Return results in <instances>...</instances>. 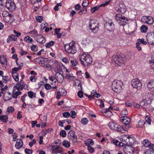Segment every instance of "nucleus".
<instances>
[{
	"label": "nucleus",
	"mask_w": 154,
	"mask_h": 154,
	"mask_svg": "<svg viewBox=\"0 0 154 154\" xmlns=\"http://www.w3.org/2000/svg\"><path fill=\"white\" fill-rule=\"evenodd\" d=\"M112 58V62L116 66H122L125 62V57L123 54L114 55Z\"/></svg>",
	"instance_id": "f257e3e1"
},
{
	"label": "nucleus",
	"mask_w": 154,
	"mask_h": 154,
	"mask_svg": "<svg viewBox=\"0 0 154 154\" xmlns=\"http://www.w3.org/2000/svg\"><path fill=\"white\" fill-rule=\"evenodd\" d=\"M79 60L82 64L85 66H88L92 62V59L91 55L85 53L81 55L79 58Z\"/></svg>",
	"instance_id": "f03ea898"
},
{
	"label": "nucleus",
	"mask_w": 154,
	"mask_h": 154,
	"mask_svg": "<svg viewBox=\"0 0 154 154\" xmlns=\"http://www.w3.org/2000/svg\"><path fill=\"white\" fill-rule=\"evenodd\" d=\"M64 48L66 52L69 54H74L76 52L75 46L73 42L65 45Z\"/></svg>",
	"instance_id": "7ed1b4c3"
},
{
	"label": "nucleus",
	"mask_w": 154,
	"mask_h": 154,
	"mask_svg": "<svg viewBox=\"0 0 154 154\" xmlns=\"http://www.w3.org/2000/svg\"><path fill=\"white\" fill-rule=\"evenodd\" d=\"M123 83L119 80H115L112 82V90L116 93L120 92L122 90Z\"/></svg>",
	"instance_id": "20e7f679"
},
{
	"label": "nucleus",
	"mask_w": 154,
	"mask_h": 154,
	"mask_svg": "<svg viewBox=\"0 0 154 154\" xmlns=\"http://www.w3.org/2000/svg\"><path fill=\"white\" fill-rule=\"evenodd\" d=\"M116 20L120 26H124L128 22V19L121 14H117L115 16Z\"/></svg>",
	"instance_id": "39448f33"
},
{
	"label": "nucleus",
	"mask_w": 154,
	"mask_h": 154,
	"mask_svg": "<svg viewBox=\"0 0 154 154\" xmlns=\"http://www.w3.org/2000/svg\"><path fill=\"white\" fill-rule=\"evenodd\" d=\"M109 126L111 129L120 132L122 133H124L125 131V129H124L122 127L113 122H110L109 124Z\"/></svg>",
	"instance_id": "423d86ee"
},
{
	"label": "nucleus",
	"mask_w": 154,
	"mask_h": 154,
	"mask_svg": "<svg viewBox=\"0 0 154 154\" xmlns=\"http://www.w3.org/2000/svg\"><path fill=\"white\" fill-rule=\"evenodd\" d=\"M122 139V141L124 140V141L126 143V144L128 146H132L136 140V139L132 136L126 135L123 136Z\"/></svg>",
	"instance_id": "0eeeda50"
},
{
	"label": "nucleus",
	"mask_w": 154,
	"mask_h": 154,
	"mask_svg": "<svg viewBox=\"0 0 154 154\" xmlns=\"http://www.w3.org/2000/svg\"><path fill=\"white\" fill-rule=\"evenodd\" d=\"M2 15L4 17L3 19L6 22L10 24L13 21L14 17L11 14L6 12H3Z\"/></svg>",
	"instance_id": "6e6552de"
},
{
	"label": "nucleus",
	"mask_w": 154,
	"mask_h": 154,
	"mask_svg": "<svg viewBox=\"0 0 154 154\" xmlns=\"http://www.w3.org/2000/svg\"><path fill=\"white\" fill-rule=\"evenodd\" d=\"M132 86L134 88L140 90L142 88V84L140 80L138 79H135L132 80L131 82Z\"/></svg>",
	"instance_id": "1a4fd4ad"
},
{
	"label": "nucleus",
	"mask_w": 154,
	"mask_h": 154,
	"mask_svg": "<svg viewBox=\"0 0 154 154\" xmlns=\"http://www.w3.org/2000/svg\"><path fill=\"white\" fill-rule=\"evenodd\" d=\"M5 7L10 11L15 10L16 6L13 0H9L5 3Z\"/></svg>",
	"instance_id": "9d476101"
},
{
	"label": "nucleus",
	"mask_w": 154,
	"mask_h": 154,
	"mask_svg": "<svg viewBox=\"0 0 154 154\" xmlns=\"http://www.w3.org/2000/svg\"><path fill=\"white\" fill-rule=\"evenodd\" d=\"M90 29L94 31L95 30L98 29V22L95 19L90 20L89 25Z\"/></svg>",
	"instance_id": "9b49d317"
},
{
	"label": "nucleus",
	"mask_w": 154,
	"mask_h": 154,
	"mask_svg": "<svg viewBox=\"0 0 154 154\" xmlns=\"http://www.w3.org/2000/svg\"><path fill=\"white\" fill-rule=\"evenodd\" d=\"M141 20L143 22L149 24H152L154 22V19L150 16H143L141 18Z\"/></svg>",
	"instance_id": "f8f14e48"
},
{
	"label": "nucleus",
	"mask_w": 154,
	"mask_h": 154,
	"mask_svg": "<svg viewBox=\"0 0 154 154\" xmlns=\"http://www.w3.org/2000/svg\"><path fill=\"white\" fill-rule=\"evenodd\" d=\"M121 121L123 123L125 124V125L126 126V127L125 128H126V129H127V127H128V128L130 127L128 126V125L131 122V119L129 117L126 116H122L121 117Z\"/></svg>",
	"instance_id": "ddd939ff"
},
{
	"label": "nucleus",
	"mask_w": 154,
	"mask_h": 154,
	"mask_svg": "<svg viewBox=\"0 0 154 154\" xmlns=\"http://www.w3.org/2000/svg\"><path fill=\"white\" fill-rule=\"evenodd\" d=\"M123 150L126 154H133L134 151V149L132 146L127 145L123 147Z\"/></svg>",
	"instance_id": "4468645a"
},
{
	"label": "nucleus",
	"mask_w": 154,
	"mask_h": 154,
	"mask_svg": "<svg viewBox=\"0 0 154 154\" xmlns=\"http://www.w3.org/2000/svg\"><path fill=\"white\" fill-rule=\"evenodd\" d=\"M147 40L150 44L154 45V32H151L146 36Z\"/></svg>",
	"instance_id": "2eb2a0df"
},
{
	"label": "nucleus",
	"mask_w": 154,
	"mask_h": 154,
	"mask_svg": "<svg viewBox=\"0 0 154 154\" xmlns=\"http://www.w3.org/2000/svg\"><path fill=\"white\" fill-rule=\"evenodd\" d=\"M69 139L71 140L73 142H75L77 141V137L74 131L70 130L68 134Z\"/></svg>",
	"instance_id": "dca6fc26"
},
{
	"label": "nucleus",
	"mask_w": 154,
	"mask_h": 154,
	"mask_svg": "<svg viewBox=\"0 0 154 154\" xmlns=\"http://www.w3.org/2000/svg\"><path fill=\"white\" fill-rule=\"evenodd\" d=\"M115 10L123 14L126 11V8L124 5L120 4L119 5H117L116 7Z\"/></svg>",
	"instance_id": "f3484780"
},
{
	"label": "nucleus",
	"mask_w": 154,
	"mask_h": 154,
	"mask_svg": "<svg viewBox=\"0 0 154 154\" xmlns=\"http://www.w3.org/2000/svg\"><path fill=\"white\" fill-rule=\"evenodd\" d=\"M55 78L57 81L59 82H63L64 79L63 75L60 72H57L55 75Z\"/></svg>",
	"instance_id": "a211bd4d"
},
{
	"label": "nucleus",
	"mask_w": 154,
	"mask_h": 154,
	"mask_svg": "<svg viewBox=\"0 0 154 154\" xmlns=\"http://www.w3.org/2000/svg\"><path fill=\"white\" fill-rule=\"evenodd\" d=\"M36 41L41 44H44L46 42L45 38L42 35L37 34L36 36Z\"/></svg>",
	"instance_id": "6ab92c4d"
},
{
	"label": "nucleus",
	"mask_w": 154,
	"mask_h": 154,
	"mask_svg": "<svg viewBox=\"0 0 154 154\" xmlns=\"http://www.w3.org/2000/svg\"><path fill=\"white\" fill-rule=\"evenodd\" d=\"M104 27L105 29L108 31H112L114 27V25L112 22H106L104 24Z\"/></svg>",
	"instance_id": "aec40b11"
},
{
	"label": "nucleus",
	"mask_w": 154,
	"mask_h": 154,
	"mask_svg": "<svg viewBox=\"0 0 154 154\" xmlns=\"http://www.w3.org/2000/svg\"><path fill=\"white\" fill-rule=\"evenodd\" d=\"M147 88L149 91H154V80H151L148 82Z\"/></svg>",
	"instance_id": "412c9836"
},
{
	"label": "nucleus",
	"mask_w": 154,
	"mask_h": 154,
	"mask_svg": "<svg viewBox=\"0 0 154 154\" xmlns=\"http://www.w3.org/2000/svg\"><path fill=\"white\" fill-rule=\"evenodd\" d=\"M23 145V141L21 139H18L15 145V147L17 149H19Z\"/></svg>",
	"instance_id": "4be33fe9"
},
{
	"label": "nucleus",
	"mask_w": 154,
	"mask_h": 154,
	"mask_svg": "<svg viewBox=\"0 0 154 154\" xmlns=\"http://www.w3.org/2000/svg\"><path fill=\"white\" fill-rule=\"evenodd\" d=\"M17 37L16 35L14 34L12 35H10L8 36L7 39V42L9 43L11 41H15L17 40Z\"/></svg>",
	"instance_id": "5701e85b"
},
{
	"label": "nucleus",
	"mask_w": 154,
	"mask_h": 154,
	"mask_svg": "<svg viewBox=\"0 0 154 154\" xmlns=\"http://www.w3.org/2000/svg\"><path fill=\"white\" fill-rule=\"evenodd\" d=\"M57 92L59 94L60 96H64L66 95L67 92L66 90L62 88H60Z\"/></svg>",
	"instance_id": "b1692460"
},
{
	"label": "nucleus",
	"mask_w": 154,
	"mask_h": 154,
	"mask_svg": "<svg viewBox=\"0 0 154 154\" xmlns=\"http://www.w3.org/2000/svg\"><path fill=\"white\" fill-rule=\"evenodd\" d=\"M85 144L88 146H90L91 145H93L94 143L93 140L91 139H88L85 141Z\"/></svg>",
	"instance_id": "393cba45"
},
{
	"label": "nucleus",
	"mask_w": 154,
	"mask_h": 154,
	"mask_svg": "<svg viewBox=\"0 0 154 154\" xmlns=\"http://www.w3.org/2000/svg\"><path fill=\"white\" fill-rule=\"evenodd\" d=\"M0 62L2 64H4L7 63L6 58L5 56L2 55L0 57Z\"/></svg>",
	"instance_id": "a878e982"
},
{
	"label": "nucleus",
	"mask_w": 154,
	"mask_h": 154,
	"mask_svg": "<svg viewBox=\"0 0 154 154\" xmlns=\"http://www.w3.org/2000/svg\"><path fill=\"white\" fill-rule=\"evenodd\" d=\"M95 103L97 105H99L101 108H103L104 106V103L101 99L97 100Z\"/></svg>",
	"instance_id": "bb28decb"
},
{
	"label": "nucleus",
	"mask_w": 154,
	"mask_h": 154,
	"mask_svg": "<svg viewBox=\"0 0 154 154\" xmlns=\"http://www.w3.org/2000/svg\"><path fill=\"white\" fill-rule=\"evenodd\" d=\"M14 88H16L18 91H20L23 88V85L20 83H17L16 86H14Z\"/></svg>",
	"instance_id": "cd10ccee"
},
{
	"label": "nucleus",
	"mask_w": 154,
	"mask_h": 154,
	"mask_svg": "<svg viewBox=\"0 0 154 154\" xmlns=\"http://www.w3.org/2000/svg\"><path fill=\"white\" fill-rule=\"evenodd\" d=\"M8 117L6 115L0 116V120L4 122H6L8 120Z\"/></svg>",
	"instance_id": "c85d7f7f"
},
{
	"label": "nucleus",
	"mask_w": 154,
	"mask_h": 154,
	"mask_svg": "<svg viewBox=\"0 0 154 154\" xmlns=\"http://www.w3.org/2000/svg\"><path fill=\"white\" fill-rule=\"evenodd\" d=\"M22 94L21 91H17L15 92L13 94H12V97L14 98H17L18 96L21 95Z\"/></svg>",
	"instance_id": "c756f323"
},
{
	"label": "nucleus",
	"mask_w": 154,
	"mask_h": 154,
	"mask_svg": "<svg viewBox=\"0 0 154 154\" xmlns=\"http://www.w3.org/2000/svg\"><path fill=\"white\" fill-rule=\"evenodd\" d=\"M13 78L14 80L16 82L19 81V75L17 73H13L12 74Z\"/></svg>",
	"instance_id": "7c9ffc66"
},
{
	"label": "nucleus",
	"mask_w": 154,
	"mask_h": 154,
	"mask_svg": "<svg viewBox=\"0 0 154 154\" xmlns=\"http://www.w3.org/2000/svg\"><path fill=\"white\" fill-rule=\"evenodd\" d=\"M145 122L143 120H140L138 122V125L137 127H143L144 125Z\"/></svg>",
	"instance_id": "2f4dec72"
},
{
	"label": "nucleus",
	"mask_w": 154,
	"mask_h": 154,
	"mask_svg": "<svg viewBox=\"0 0 154 154\" xmlns=\"http://www.w3.org/2000/svg\"><path fill=\"white\" fill-rule=\"evenodd\" d=\"M63 145L66 147L68 148L70 146V143L67 140H64L62 143Z\"/></svg>",
	"instance_id": "473e14b6"
},
{
	"label": "nucleus",
	"mask_w": 154,
	"mask_h": 154,
	"mask_svg": "<svg viewBox=\"0 0 154 154\" xmlns=\"http://www.w3.org/2000/svg\"><path fill=\"white\" fill-rule=\"evenodd\" d=\"M145 154H154V149L152 148L146 150L145 152Z\"/></svg>",
	"instance_id": "72a5a7b5"
},
{
	"label": "nucleus",
	"mask_w": 154,
	"mask_h": 154,
	"mask_svg": "<svg viewBox=\"0 0 154 154\" xmlns=\"http://www.w3.org/2000/svg\"><path fill=\"white\" fill-rule=\"evenodd\" d=\"M54 43L53 41H51L47 43L45 45V47L47 48H49L50 46L53 45Z\"/></svg>",
	"instance_id": "f704fd0d"
},
{
	"label": "nucleus",
	"mask_w": 154,
	"mask_h": 154,
	"mask_svg": "<svg viewBox=\"0 0 154 154\" xmlns=\"http://www.w3.org/2000/svg\"><path fill=\"white\" fill-rule=\"evenodd\" d=\"M147 28L146 26L143 25H142L141 27V31L143 32H145L147 30Z\"/></svg>",
	"instance_id": "c9c22d12"
},
{
	"label": "nucleus",
	"mask_w": 154,
	"mask_h": 154,
	"mask_svg": "<svg viewBox=\"0 0 154 154\" xmlns=\"http://www.w3.org/2000/svg\"><path fill=\"white\" fill-rule=\"evenodd\" d=\"M24 40L28 43H30L32 42V39L29 36H27L24 38Z\"/></svg>",
	"instance_id": "e433bc0d"
},
{
	"label": "nucleus",
	"mask_w": 154,
	"mask_h": 154,
	"mask_svg": "<svg viewBox=\"0 0 154 154\" xmlns=\"http://www.w3.org/2000/svg\"><path fill=\"white\" fill-rule=\"evenodd\" d=\"M87 12V8H84L82 9L79 12L78 14L79 15H81L83 14H85Z\"/></svg>",
	"instance_id": "4c0bfd02"
},
{
	"label": "nucleus",
	"mask_w": 154,
	"mask_h": 154,
	"mask_svg": "<svg viewBox=\"0 0 154 154\" xmlns=\"http://www.w3.org/2000/svg\"><path fill=\"white\" fill-rule=\"evenodd\" d=\"M137 42L139 43L140 44H142L144 45H146L147 44V42L144 41V39L143 38L140 39H137Z\"/></svg>",
	"instance_id": "58836bf2"
},
{
	"label": "nucleus",
	"mask_w": 154,
	"mask_h": 154,
	"mask_svg": "<svg viewBox=\"0 0 154 154\" xmlns=\"http://www.w3.org/2000/svg\"><path fill=\"white\" fill-rule=\"evenodd\" d=\"M143 145L145 147H148L149 145L148 144L150 143V142H149L148 140H145L143 141Z\"/></svg>",
	"instance_id": "ea45409f"
},
{
	"label": "nucleus",
	"mask_w": 154,
	"mask_h": 154,
	"mask_svg": "<svg viewBox=\"0 0 154 154\" xmlns=\"http://www.w3.org/2000/svg\"><path fill=\"white\" fill-rule=\"evenodd\" d=\"M24 152L26 154H32L33 150L31 149L26 148L25 149Z\"/></svg>",
	"instance_id": "a19ab883"
},
{
	"label": "nucleus",
	"mask_w": 154,
	"mask_h": 154,
	"mask_svg": "<svg viewBox=\"0 0 154 154\" xmlns=\"http://www.w3.org/2000/svg\"><path fill=\"white\" fill-rule=\"evenodd\" d=\"M89 4V2L88 0H84L82 4V6L84 7H85L88 5Z\"/></svg>",
	"instance_id": "79ce46f5"
},
{
	"label": "nucleus",
	"mask_w": 154,
	"mask_h": 154,
	"mask_svg": "<svg viewBox=\"0 0 154 154\" xmlns=\"http://www.w3.org/2000/svg\"><path fill=\"white\" fill-rule=\"evenodd\" d=\"M37 22L39 23L42 22L43 19V17L42 16H38L36 17Z\"/></svg>",
	"instance_id": "37998d69"
},
{
	"label": "nucleus",
	"mask_w": 154,
	"mask_h": 154,
	"mask_svg": "<svg viewBox=\"0 0 154 154\" xmlns=\"http://www.w3.org/2000/svg\"><path fill=\"white\" fill-rule=\"evenodd\" d=\"M145 121L150 125L151 124V120L150 117L148 116H146L145 118Z\"/></svg>",
	"instance_id": "c03bdc74"
},
{
	"label": "nucleus",
	"mask_w": 154,
	"mask_h": 154,
	"mask_svg": "<svg viewBox=\"0 0 154 154\" xmlns=\"http://www.w3.org/2000/svg\"><path fill=\"white\" fill-rule=\"evenodd\" d=\"M81 122L83 124L86 125L88 122V119L86 118H83L81 119Z\"/></svg>",
	"instance_id": "a18cd8bd"
},
{
	"label": "nucleus",
	"mask_w": 154,
	"mask_h": 154,
	"mask_svg": "<svg viewBox=\"0 0 154 154\" xmlns=\"http://www.w3.org/2000/svg\"><path fill=\"white\" fill-rule=\"evenodd\" d=\"M122 142H119L118 145L120 147L122 146L124 147L126 146L127 145L126 144V143L124 141V140L123 141L122 140Z\"/></svg>",
	"instance_id": "49530a36"
},
{
	"label": "nucleus",
	"mask_w": 154,
	"mask_h": 154,
	"mask_svg": "<svg viewBox=\"0 0 154 154\" xmlns=\"http://www.w3.org/2000/svg\"><path fill=\"white\" fill-rule=\"evenodd\" d=\"M3 82L5 83H7L8 81H9V77L8 76H3Z\"/></svg>",
	"instance_id": "de8ad7c7"
},
{
	"label": "nucleus",
	"mask_w": 154,
	"mask_h": 154,
	"mask_svg": "<svg viewBox=\"0 0 154 154\" xmlns=\"http://www.w3.org/2000/svg\"><path fill=\"white\" fill-rule=\"evenodd\" d=\"M60 134L61 137H65L66 135V132L64 130H62L60 132Z\"/></svg>",
	"instance_id": "09e8293b"
},
{
	"label": "nucleus",
	"mask_w": 154,
	"mask_h": 154,
	"mask_svg": "<svg viewBox=\"0 0 154 154\" xmlns=\"http://www.w3.org/2000/svg\"><path fill=\"white\" fill-rule=\"evenodd\" d=\"M20 69V67H14L12 69L11 73L13 74V73H17V71Z\"/></svg>",
	"instance_id": "8fccbe9b"
},
{
	"label": "nucleus",
	"mask_w": 154,
	"mask_h": 154,
	"mask_svg": "<svg viewBox=\"0 0 154 154\" xmlns=\"http://www.w3.org/2000/svg\"><path fill=\"white\" fill-rule=\"evenodd\" d=\"M146 101L145 100H143L142 101L140 102V106L142 107H143L146 106L147 104V103L146 102Z\"/></svg>",
	"instance_id": "3c124183"
},
{
	"label": "nucleus",
	"mask_w": 154,
	"mask_h": 154,
	"mask_svg": "<svg viewBox=\"0 0 154 154\" xmlns=\"http://www.w3.org/2000/svg\"><path fill=\"white\" fill-rule=\"evenodd\" d=\"M63 117L66 118H68L70 116V113L68 112H63Z\"/></svg>",
	"instance_id": "603ef678"
},
{
	"label": "nucleus",
	"mask_w": 154,
	"mask_h": 154,
	"mask_svg": "<svg viewBox=\"0 0 154 154\" xmlns=\"http://www.w3.org/2000/svg\"><path fill=\"white\" fill-rule=\"evenodd\" d=\"M31 50L34 51H38V47L37 46L35 45H33L31 48Z\"/></svg>",
	"instance_id": "864d4df0"
},
{
	"label": "nucleus",
	"mask_w": 154,
	"mask_h": 154,
	"mask_svg": "<svg viewBox=\"0 0 154 154\" xmlns=\"http://www.w3.org/2000/svg\"><path fill=\"white\" fill-rule=\"evenodd\" d=\"M27 94L30 98H32L34 96V92L30 91L27 92Z\"/></svg>",
	"instance_id": "5fc2aeb1"
},
{
	"label": "nucleus",
	"mask_w": 154,
	"mask_h": 154,
	"mask_svg": "<svg viewBox=\"0 0 154 154\" xmlns=\"http://www.w3.org/2000/svg\"><path fill=\"white\" fill-rule=\"evenodd\" d=\"M151 58L152 60L150 62L151 66L152 68L154 69V55L152 56Z\"/></svg>",
	"instance_id": "6e6d98bb"
},
{
	"label": "nucleus",
	"mask_w": 154,
	"mask_h": 154,
	"mask_svg": "<svg viewBox=\"0 0 154 154\" xmlns=\"http://www.w3.org/2000/svg\"><path fill=\"white\" fill-rule=\"evenodd\" d=\"M99 8V7L98 6L95 7L91 9V12L92 13H94L95 11L98 10Z\"/></svg>",
	"instance_id": "4d7b16f0"
},
{
	"label": "nucleus",
	"mask_w": 154,
	"mask_h": 154,
	"mask_svg": "<svg viewBox=\"0 0 154 154\" xmlns=\"http://www.w3.org/2000/svg\"><path fill=\"white\" fill-rule=\"evenodd\" d=\"M70 63L73 66H76L78 63L77 60H72L70 61Z\"/></svg>",
	"instance_id": "13d9d810"
},
{
	"label": "nucleus",
	"mask_w": 154,
	"mask_h": 154,
	"mask_svg": "<svg viewBox=\"0 0 154 154\" xmlns=\"http://www.w3.org/2000/svg\"><path fill=\"white\" fill-rule=\"evenodd\" d=\"M88 150L89 152L91 153H92L94 152V149L93 148L90 146H88Z\"/></svg>",
	"instance_id": "bf43d9fd"
},
{
	"label": "nucleus",
	"mask_w": 154,
	"mask_h": 154,
	"mask_svg": "<svg viewBox=\"0 0 154 154\" xmlns=\"http://www.w3.org/2000/svg\"><path fill=\"white\" fill-rule=\"evenodd\" d=\"M71 114L70 115V116L73 119L76 116V113L74 111H72L71 112Z\"/></svg>",
	"instance_id": "052dcab7"
},
{
	"label": "nucleus",
	"mask_w": 154,
	"mask_h": 154,
	"mask_svg": "<svg viewBox=\"0 0 154 154\" xmlns=\"http://www.w3.org/2000/svg\"><path fill=\"white\" fill-rule=\"evenodd\" d=\"M7 111L9 112H12L14 111V108L12 106H9L7 109Z\"/></svg>",
	"instance_id": "680f3d73"
},
{
	"label": "nucleus",
	"mask_w": 154,
	"mask_h": 154,
	"mask_svg": "<svg viewBox=\"0 0 154 154\" xmlns=\"http://www.w3.org/2000/svg\"><path fill=\"white\" fill-rule=\"evenodd\" d=\"M57 29L56 28L55 29V34L57 35V37L58 38H60L61 37V34L60 33H58V32H57Z\"/></svg>",
	"instance_id": "e2e57ef3"
},
{
	"label": "nucleus",
	"mask_w": 154,
	"mask_h": 154,
	"mask_svg": "<svg viewBox=\"0 0 154 154\" xmlns=\"http://www.w3.org/2000/svg\"><path fill=\"white\" fill-rule=\"evenodd\" d=\"M36 143V140L35 139H33L32 141L29 143V145L30 147H32L33 144Z\"/></svg>",
	"instance_id": "0e129e2a"
},
{
	"label": "nucleus",
	"mask_w": 154,
	"mask_h": 154,
	"mask_svg": "<svg viewBox=\"0 0 154 154\" xmlns=\"http://www.w3.org/2000/svg\"><path fill=\"white\" fill-rule=\"evenodd\" d=\"M83 92L82 91H79L78 93V96L80 98H82L83 97Z\"/></svg>",
	"instance_id": "69168bd1"
},
{
	"label": "nucleus",
	"mask_w": 154,
	"mask_h": 154,
	"mask_svg": "<svg viewBox=\"0 0 154 154\" xmlns=\"http://www.w3.org/2000/svg\"><path fill=\"white\" fill-rule=\"evenodd\" d=\"M136 44V48L137 49V50L139 51H140L141 50V48L140 46V44L139 42H137Z\"/></svg>",
	"instance_id": "338daca9"
},
{
	"label": "nucleus",
	"mask_w": 154,
	"mask_h": 154,
	"mask_svg": "<svg viewBox=\"0 0 154 154\" xmlns=\"http://www.w3.org/2000/svg\"><path fill=\"white\" fill-rule=\"evenodd\" d=\"M81 5L79 4H77L75 6V9L76 10L78 11L80 9Z\"/></svg>",
	"instance_id": "774afa93"
}]
</instances>
